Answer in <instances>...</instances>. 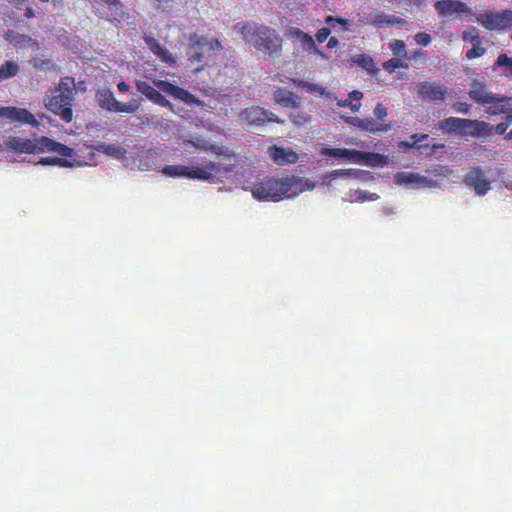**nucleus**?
Returning <instances> with one entry per match:
<instances>
[{"label": "nucleus", "mask_w": 512, "mask_h": 512, "mask_svg": "<svg viewBox=\"0 0 512 512\" xmlns=\"http://www.w3.org/2000/svg\"><path fill=\"white\" fill-rule=\"evenodd\" d=\"M20 72V65L15 61H5L0 66V83L13 78Z\"/></svg>", "instance_id": "nucleus-27"}, {"label": "nucleus", "mask_w": 512, "mask_h": 512, "mask_svg": "<svg viewBox=\"0 0 512 512\" xmlns=\"http://www.w3.org/2000/svg\"><path fill=\"white\" fill-rule=\"evenodd\" d=\"M453 108L456 112H460L462 114H468L471 111V104L465 102H457L454 103Z\"/></svg>", "instance_id": "nucleus-44"}, {"label": "nucleus", "mask_w": 512, "mask_h": 512, "mask_svg": "<svg viewBox=\"0 0 512 512\" xmlns=\"http://www.w3.org/2000/svg\"><path fill=\"white\" fill-rule=\"evenodd\" d=\"M5 148L8 151H14L22 154H37L43 152H54L61 157H71L73 155V149L67 145L56 142L47 136H41L37 141L30 139H24L19 136H8L5 141Z\"/></svg>", "instance_id": "nucleus-5"}, {"label": "nucleus", "mask_w": 512, "mask_h": 512, "mask_svg": "<svg viewBox=\"0 0 512 512\" xmlns=\"http://www.w3.org/2000/svg\"><path fill=\"white\" fill-rule=\"evenodd\" d=\"M330 33L331 30L329 27H323L321 29H318V31L315 34V40H317L318 43H323L329 38Z\"/></svg>", "instance_id": "nucleus-42"}, {"label": "nucleus", "mask_w": 512, "mask_h": 512, "mask_svg": "<svg viewBox=\"0 0 512 512\" xmlns=\"http://www.w3.org/2000/svg\"><path fill=\"white\" fill-rule=\"evenodd\" d=\"M373 113H374V119H376L382 123H385L388 113H387V109L383 105V103L376 104L375 108L373 110Z\"/></svg>", "instance_id": "nucleus-38"}, {"label": "nucleus", "mask_w": 512, "mask_h": 512, "mask_svg": "<svg viewBox=\"0 0 512 512\" xmlns=\"http://www.w3.org/2000/svg\"><path fill=\"white\" fill-rule=\"evenodd\" d=\"M0 118L10 123L29 124L32 127H39L40 122L34 117L30 110L15 106H0Z\"/></svg>", "instance_id": "nucleus-13"}, {"label": "nucleus", "mask_w": 512, "mask_h": 512, "mask_svg": "<svg viewBox=\"0 0 512 512\" xmlns=\"http://www.w3.org/2000/svg\"><path fill=\"white\" fill-rule=\"evenodd\" d=\"M429 137L428 134H412L410 136V139L412 141V143H409V142H402V145L406 146V147H409V148H413L416 144L418 143H421L425 140H427Z\"/></svg>", "instance_id": "nucleus-40"}, {"label": "nucleus", "mask_w": 512, "mask_h": 512, "mask_svg": "<svg viewBox=\"0 0 512 512\" xmlns=\"http://www.w3.org/2000/svg\"><path fill=\"white\" fill-rule=\"evenodd\" d=\"M475 22L489 31L505 30L512 26V11L506 9L501 12H485L476 16Z\"/></svg>", "instance_id": "nucleus-10"}, {"label": "nucleus", "mask_w": 512, "mask_h": 512, "mask_svg": "<svg viewBox=\"0 0 512 512\" xmlns=\"http://www.w3.org/2000/svg\"><path fill=\"white\" fill-rule=\"evenodd\" d=\"M463 41H470L472 48L466 51L465 57L468 60L483 57L486 53V48L482 45V38L479 29L473 25L467 26L466 30L462 33Z\"/></svg>", "instance_id": "nucleus-18"}, {"label": "nucleus", "mask_w": 512, "mask_h": 512, "mask_svg": "<svg viewBox=\"0 0 512 512\" xmlns=\"http://www.w3.org/2000/svg\"><path fill=\"white\" fill-rule=\"evenodd\" d=\"M422 55V52L419 50L417 52H414L413 58L419 57Z\"/></svg>", "instance_id": "nucleus-59"}, {"label": "nucleus", "mask_w": 512, "mask_h": 512, "mask_svg": "<svg viewBox=\"0 0 512 512\" xmlns=\"http://www.w3.org/2000/svg\"><path fill=\"white\" fill-rule=\"evenodd\" d=\"M431 36L427 32H418L414 34V41L422 47H427L431 43Z\"/></svg>", "instance_id": "nucleus-39"}, {"label": "nucleus", "mask_w": 512, "mask_h": 512, "mask_svg": "<svg viewBox=\"0 0 512 512\" xmlns=\"http://www.w3.org/2000/svg\"><path fill=\"white\" fill-rule=\"evenodd\" d=\"M297 125H302L307 121L306 117L295 116L293 120Z\"/></svg>", "instance_id": "nucleus-53"}, {"label": "nucleus", "mask_w": 512, "mask_h": 512, "mask_svg": "<svg viewBox=\"0 0 512 512\" xmlns=\"http://www.w3.org/2000/svg\"><path fill=\"white\" fill-rule=\"evenodd\" d=\"M117 88H118V90L120 92H124L125 93V92L129 91L130 86H129V84L127 82L121 81V82L118 83Z\"/></svg>", "instance_id": "nucleus-52"}, {"label": "nucleus", "mask_w": 512, "mask_h": 512, "mask_svg": "<svg viewBox=\"0 0 512 512\" xmlns=\"http://www.w3.org/2000/svg\"><path fill=\"white\" fill-rule=\"evenodd\" d=\"M497 67L504 68V74L507 77H512V57H509L507 54H500L493 64V69Z\"/></svg>", "instance_id": "nucleus-30"}, {"label": "nucleus", "mask_w": 512, "mask_h": 512, "mask_svg": "<svg viewBox=\"0 0 512 512\" xmlns=\"http://www.w3.org/2000/svg\"><path fill=\"white\" fill-rule=\"evenodd\" d=\"M101 150L105 152L106 154H109L114 157H119L123 154V150L119 148L116 145L110 144V145H102Z\"/></svg>", "instance_id": "nucleus-41"}, {"label": "nucleus", "mask_w": 512, "mask_h": 512, "mask_svg": "<svg viewBox=\"0 0 512 512\" xmlns=\"http://www.w3.org/2000/svg\"><path fill=\"white\" fill-rule=\"evenodd\" d=\"M509 126L510 124L507 123L506 121L500 122L499 124H497V126L492 128V131L494 130V133L497 135H506Z\"/></svg>", "instance_id": "nucleus-46"}, {"label": "nucleus", "mask_w": 512, "mask_h": 512, "mask_svg": "<svg viewBox=\"0 0 512 512\" xmlns=\"http://www.w3.org/2000/svg\"><path fill=\"white\" fill-rule=\"evenodd\" d=\"M38 164L42 166L71 167V163L65 158L44 157L40 158Z\"/></svg>", "instance_id": "nucleus-31"}, {"label": "nucleus", "mask_w": 512, "mask_h": 512, "mask_svg": "<svg viewBox=\"0 0 512 512\" xmlns=\"http://www.w3.org/2000/svg\"><path fill=\"white\" fill-rule=\"evenodd\" d=\"M155 1H156V2H158V3H163V2H165L166 0H155Z\"/></svg>", "instance_id": "nucleus-62"}, {"label": "nucleus", "mask_w": 512, "mask_h": 512, "mask_svg": "<svg viewBox=\"0 0 512 512\" xmlns=\"http://www.w3.org/2000/svg\"><path fill=\"white\" fill-rule=\"evenodd\" d=\"M417 178V175L415 174H402L401 182L403 183H413L414 180Z\"/></svg>", "instance_id": "nucleus-50"}, {"label": "nucleus", "mask_w": 512, "mask_h": 512, "mask_svg": "<svg viewBox=\"0 0 512 512\" xmlns=\"http://www.w3.org/2000/svg\"><path fill=\"white\" fill-rule=\"evenodd\" d=\"M286 35L292 41H299L300 45H302V48L306 52L314 53L317 56L324 57L323 51L317 48L313 37L304 32L302 29L295 26L289 27L287 29Z\"/></svg>", "instance_id": "nucleus-20"}, {"label": "nucleus", "mask_w": 512, "mask_h": 512, "mask_svg": "<svg viewBox=\"0 0 512 512\" xmlns=\"http://www.w3.org/2000/svg\"><path fill=\"white\" fill-rule=\"evenodd\" d=\"M95 13L113 25L125 23L129 17L125 6L120 0H98Z\"/></svg>", "instance_id": "nucleus-8"}, {"label": "nucleus", "mask_w": 512, "mask_h": 512, "mask_svg": "<svg viewBox=\"0 0 512 512\" xmlns=\"http://www.w3.org/2000/svg\"><path fill=\"white\" fill-rule=\"evenodd\" d=\"M468 121L473 122V124L463 127L460 136L476 138L491 135L493 126L490 123L470 118H468Z\"/></svg>", "instance_id": "nucleus-22"}, {"label": "nucleus", "mask_w": 512, "mask_h": 512, "mask_svg": "<svg viewBox=\"0 0 512 512\" xmlns=\"http://www.w3.org/2000/svg\"><path fill=\"white\" fill-rule=\"evenodd\" d=\"M51 64L49 59H36L33 62L34 68L42 69L44 67H48Z\"/></svg>", "instance_id": "nucleus-48"}, {"label": "nucleus", "mask_w": 512, "mask_h": 512, "mask_svg": "<svg viewBox=\"0 0 512 512\" xmlns=\"http://www.w3.org/2000/svg\"><path fill=\"white\" fill-rule=\"evenodd\" d=\"M472 124L468 118L449 117L441 120L438 127L447 135H461L462 128Z\"/></svg>", "instance_id": "nucleus-23"}, {"label": "nucleus", "mask_w": 512, "mask_h": 512, "mask_svg": "<svg viewBox=\"0 0 512 512\" xmlns=\"http://www.w3.org/2000/svg\"><path fill=\"white\" fill-rule=\"evenodd\" d=\"M338 45H339V40L337 38H335V37H331L328 40V44H326V47H328V49H334Z\"/></svg>", "instance_id": "nucleus-51"}, {"label": "nucleus", "mask_w": 512, "mask_h": 512, "mask_svg": "<svg viewBox=\"0 0 512 512\" xmlns=\"http://www.w3.org/2000/svg\"><path fill=\"white\" fill-rule=\"evenodd\" d=\"M390 49L395 56L406 57L405 43L403 40H394L390 42Z\"/></svg>", "instance_id": "nucleus-36"}, {"label": "nucleus", "mask_w": 512, "mask_h": 512, "mask_svg": "<svg viewBox=\"0 0 512 512\" xmlns=\"http://www.w3.org/2000/svg\"><path fill=\"white\" fill-rule=\"evenodd\" d=\"M190 162L193 164V163H198V158H192L190 159Z\"/></svg>", "instance_id": "nucleus-60"}, {"label": "nucleus", "mask_w": 512, "mask_h": 512, "mask_svg": "<svg viewBox=\"0 0 512 512\" xmlns=\"http://www.w3.org/2000/svg\"><path fill=\"white\" fill-rule=\"evenodd\" d=\"M139 104L134 103H120L118 100L114 102L112 107H109V111L114 112H126V113H134L138 110Z\"/></svg>", "instance_id": "nucleus-33"}, {"label": "nucleus", "mask_w": 512, "mask_h": 512, "mask_svg": "<svg viewBox=\"0 0 512 512\" xmlns=\"http://www.w3.org/2000/svg\"><path fill=\"white\" fill-rule=\"evenodd\" d=\"M432 148H434V150L443 149L444 144H434L432 145Z\"/></svg>", "instance_id": "nucleus-56"}, {"label": "nucleus", "mask_w": 512, "mask_h": 512, "mask_svg": "<svg viewBox=\"0 0 512 512\" xmlns=\"http://www.w3.org/2000/svg\"><path fill=\"white\" fill-rule=\"evenodd\" d=\"M507 188H509V186H508V185H507ZM510 188H512V184H511Z\"/></svg>", "instance_id": "nucleus-63"}, {"label": "nucleus", "mask_w": 512, "mask_h": 512, "mask_svg": "<svg viewBox=\"0 0 512 512\" xmlns=\"http://www.w3.org/2000/svg\"><path fill=\"white\" fill-rule=\"evenodd\" d=\"M322 154L337 159H350L358 163L380 159V156L377 153L341 148H324L322 150Z\"/></svg>", "instance_id": "nucleus-15"}, {"label": "nucleus", "mask_w": 512, "mask_h": 512, "mask_svg": "<svg viewBox=\"0 0 512 512\" xmlns=\"http://www.w3.org/2000/svg\"><path fill=\"white\" fill-rule=\"evenodd\" d=\"M75 94V80L72 77L61 78L56 94L49 98L46 107L65 123L73 120V105Z\"/></svg>", "instance_id": "nucleus-6"}, {"label": "nucleus", "mask_w": 512, "mask_h": 512, "mask_svg": "<svg viewBox=\"0 0 512 512\" xmlns=\"http://www.w3.org/2000/svg\"><path fill=\"white\" fill-rule=\"evenodd\" d=\"M10 3H14L16 5L23 4L24 0H8Z\"/></svg>", "instance_id": "nucleus-57"}, {"label": "nucleus", "mask_w": 512, "mask_h": 512, "mask_svg": "<svg viewBox=\"0 0 512 512\" xmlns=\"http://www.w3.org/2000/svg\"><path fill=\"white\" fill-rule=\"evenodd\" d=\"M268 155L269 158L272 159L273 163L279 166L295 164L298 161V155L296 152L289 148L279 147L277 145L269 147Z\"/></svg>", "instance_id": "nucleus-21"}, {"label": "nucleus", "mask_w": 512, "mask_h": 512, "mask_svg": "<svg viewBox=\"0 0 512 512\" xmlns=\"http://www.w3.org/2000/svg\"><path fill=\"white\" fill-rule=\"evenodd\" d=\"M194 146L197 147L198 149H200L201 151H210V152L214 153L215 155L225 156V157L232 156V152L229 151L224 146L207 144L206 142L194 143Z\"/></svg>", "instance_id": "nucleus-28"}, {"label": "nucleus", "mask_w": 512, "mask_h": 512, "mask_svg": "<svg viewBox=\"0 0 512 512\" xmlns=\"http://www.w3.org/2000/svg\"><path fill=\"white\" fill-rule=\"evenodd\" d=\"M243 40L262 54L270 58H278L282 54V38L279 33L266 24L241 22L237 25Z\"/></svg>", "instance_id": "nucleus-1"}, {"label": "nucleus", "mask_w": 512, "mask_h": 512, "mask_svg": "<svg viewBox=\"0 0 512 512\" xmlns=\"http://www.w3.org/2000/svg\"><path fill=\"white\" fill-rule=\"evenodd\" d=\"M240 119L251 125H262L269 122H277L280 120L274 113L269 110H264L260 106H252L245 108L240 113Z\"/></svg>", "instance_id": "nucleus-17"}, {"label": "nucleus", "mask_w": 512, "mask_h": 512, "mask_svg": "<svg viewBox=\"0 0 512 512\" xmlns=\"http://www.w3.org/2000/svg\"><path fill=\"white\" fill-rule=\"evenodd\" d=\"M96 100H98L99 105L109 111V107H112L114 102L117 101L116 98H114L112 92L108 88H103L98 91V94H96Z\"/></svg>", "instance_id": "nucleus-29"}, {"label": "nucleus", "mask_w": 512, "mask_h": 512, "mask_svg": "<svg viewBox=\"0 0 512 512\" xmlns=\"http://www.w3.org/2000/svg\"><path fill=\"white\" fill-rule=\"evenodd\" d=\"M417 94L422 100L432 103H443L451 92L447 86L440 81H422L417 87Z\"/></svg>", "instance_id": "nucleus-11"}, {"label": "nucleus", "mask_w": 512, "mask_h": 512, "mask_svg": "<svg viewBox=\"0 0 512 512\" xmlns=\"http://www.w3.org/2000/svg\"><path fill=\"white\" fill-rule=\"evenodd\" d=\"M346 123L349 124L351 127L357 128L361 131L377 135L391 129L390 124L382 123L373 117H348L346 118Z\"/></svg>", "instance_id": "nucleus-19"}, {"label": "nucleus", "mask_w": 512, "mask_h": 512, "mask_svg": "<svg viewBox=\"0 0 512 512\" xmlns=\"http://www.w3.org/2000/svg\"><path fill=\"white\" fill-rule=\"evenodd\" d=\"M298 182L294 176H266L254 183L251 193L260 201L278 202L298 193Z\"/></svg>", "instance_id": "nucleus-3"}, {"label": "nucleus", "mask_w": 512, "mask_h": 512, "mask_svg": "<svg viewBox=\"0 0 512 512\" xmlns=\"http://www.w3.org/2000/svg\"><path fill=\"white\" fill-rule=\"evenodd\" d=\"M324 23L331 26L332 28L334 27V25L338 24L341 26V32H344V31H348L350 30V25H351V21L346 19V18H342V17H334V16H327L325 17V20H324Z\"/></svg>", "instance_id": "nucleus-32"}, {"label": "nucleus", "mask_w": 512, "mask_h": 512, "mask_svg": "<svg viewBox=\"0 0 512 512\" xmlns=\"http://www.w3.org/2000/svg\"><path fill=\"white\" fill-rule=\"evenodd\" d=\"M338 105H339L340 107H349V108H350V110H352V111H359L360 106H361V104H360V103H354V102H353L352 100H350L349 98H348V99H346V100H340V101L338 102Z\"/></svg>", "instance_id": "nucleus-45"}, {"label": "nucleus", "mask_w": 512, "mask_h": 512, "mask_svg": "<svg viewBox=\"0 0 512 512\" xmlns=\"http://www.w3.org/2000/svg\"><path fill=\"white\" fill-rule=\"evenodd\" d=\"M363 95L359 90H354L349 93V99L352 102L360 103V100L362 99Z\"/></svg>", "instance_id": "nucleus-49"}, {"label": "nucleus", "mask_w": 512, "mask_h": 512, "mask_svg": "<svg viewBox=\"0 0 512 512\" xmlns=\"http://www.w3.org/2000/svg\"><path fill=\"white\" fill-rule=\"evenodd\" d=\"M275 101L285 107H297L299 104L298 97L294 93L282 88L276 90Z\"/></svg>", "instance_id": "nucleus-25"}, {"label": "nucleus", "mask_w": 512, "mask_h": 512, "mask_svg": "<svg viewBox=\"0 0 512 512\" xmlns=\"http://www.w3.org/2000/svg\"><path fill=\"white\" fill-rule=\"evenodd\" d=\"M435 10L439 17H451L457 15L460 19L473 17V11L465 2L457 0H440L435 3Z\"/></svg>", "instance_id": "nucleus-12"}, {"label": "nucleus", "mask_w": 512, "mask_h": 512, "mask_svg": "<svg viewBox=\"0 0 512 512\" xmlns=\"http://www.w3.org/2000/svg\"><path fill=\"white\" fill-rule=\"evenodd\" d=\"M155 86L156 88L144 80L136 81V88L138 92L154 104L162 107H171V103L160 91H163L171 97L181 100L186 104H200L199 99L192 95L187 89L176 86L167 80H157L155 82Z\"/></svg>", "instance_id": "nucleus-4"}, {"label": "nucleus", "mask_w": 512, "mask_h": 512, "mask_svg": "<svg viewBox=\"0 0 512 512\" xmlns=\"http://www.w3.org/2000/svg\"><path fill=\"white\" fill-rule=\"evenodd\" d=\"M463 183L474 190L478 196L487 194L491 189V182L486 178L483 169L475 166L464 175Z\"/></svg>", "instance_id": "nucleus-14"}, {"label": "nucleus", "mask_w": 512, "mask_h": 512, "mask_svg": "<svg viewBox=\"0 0 512 512\" xmlns=\"http://www.w3.org/2000/svg\"><path fill=\"white\" fill-rule=\"evenodd\" d=\"M396 2L406 6L420 7L424 3V0H396Z\"/></svg>", "instance_id": "nucleus-47"}, {"label": "nucleus", "mask_w": 512, "mask_h": 512, "mask_svg": "<svg viewBox=\"0 0 512 512\" xmlns=\"http://www.w3.org/2000/svg\"><path fill=\"white\" fill-rule=\"evenodd\" d=\"M506 113H507V116L505 118V121L511 125L512 124V108L507 109Z\"/></svg>", "instance_id": "nucleus-54"}, {"label": "nucleus", "mask_w": 512, "mask_h": 512, "mask_svg": "<svg viewBox=\"0 0 512 512\" xmlns=\"http://www.w3.org/2000/svg\"><path fill=\"white\" fill-rule=\"evenodd\" d=\"M25 17L26 18H32L34 17V10L32 8H28L25 10Z\"/></svg>", "instance_id": "nucleus-55"}, {"label": "nucleus", "mask_w": 512, "mask_h": 512, "mask_svg": "<svg viewBox=\"0 0 512 512\" xmlns=\"http://www.w3.org/2000/svg\"><path fill=\"white\" fill-rule=\"evenodd\" d=\"M294 84L297 87L302 88L308 92H316L320 95H323L325 92V89L322 88L321 86H318L317 84H314V83L307 82L305 80H294Z\"/></svg>", "instance_id": "nucleus-34"}, {"label": "nucleus", "mask_w": 512, "mask_h": 512, "mask_svg": "<svg viewBox=\"0 0 512 512\" xmlns=\"http://www.w3.org/2000/svg\"><path fill=\"white\" fill-rule=\"evenodd\" d=\"M359 22L361 23V25H373L377 28L393 26L401 28L406 25V21L404 18L400 16L386 14L384 12L370 13L366 15L364 18L360 19Z\"/></svg>", "instance_id": "nucleus-16"}, {"label": "nucleus", "mask_w": 512, "mask_h": 512, "mask_svg": "<svg viewBox=\"0 0 512 512\" xmlns=\"http://www.w3.org/2000/svg\"><path fill=\"white\" fill-rule=\"evenodd\" d=\"M40 3H49V0H39Z\"/></svg>", "instance_id": "nucleus-61"}, {"label": "nucleus", "mask_w": 512, "mask_h": 512, "mask_svg": "<svg viewBox=\"0 0 512 512\" xmlns=\"http://www.w3.org/2000/svg\"><path fill=\"white\" fill-rule=\"evenodd\" d=\"M511 40H512V33H511V36H510Z\"/></svg>", "instance_id": "nucleus-64"}, {"label": "nucleus", "mask_w": 512, "mask_h": 512, "mask_svg": "<svg viewBox=\"0 0 512 512\" xmlns=\"http://www.w3.org/2000/svg\"><path fill=\"white\" fill-rule=\"evenodd\" d=\"M223 49L219 39L193 33L189 36L187 61L194 73H200L217 64L218 54Z\"/></svg>", "instance_id": "nucleus-2"}, {"label": "nucleus", "mask_w": 512, "mask_h": 512, "mask_svg": "<svg viewBox=\"0 0 512 512\" xmlns=\"http://www.w3.org/2000/svg\"><path fill=\"white\" fill-rule=\"evenodd\" d=\"M468 97L476 104L512 102V97L497 96L488 90L484 79H474L471 82V88L467 92Z\"/></svg>", "instance_id": "nucleus-9"}, {"label": "nucleus", "mask_w": 512, "mask_h": 512, "mask_svg": "<svg viewBox=\"0 0 512 512\" xmlns=\"http://www.w3.org/2000/svg\"><path fill=\"white\" fill-rule=\"evenodd\" d=\"M401 67H404V64L400 58H391L383 63V68L388 73H393Z\"/></svg>", "instance_id": "nucleus-37"}, {"label": "nucleus", "mask_w": 512, "mask_h": 512, "mask_svg": "<svg viewBox=\"0 0 512 512\" xmlns=\"http://www.w3.org/2000/svg\"><path fill=\"white\" fill-rule=\"evenodd\" d=\"M352 61H354L355 65L361 67L370 75H377V73L379 72V69L375 64V61L371 56H368L366 54H359L355 56L354 60Z\"/></svg>", "instance_id": "nucleus-26"}, {"label": "nucleus", "mask_w": 512, "mask_h": 512, "mask_svg": "<svg viewBox=\"0 0 512 512\" xmlns=\"http://www.w3.org/2000/svg\"><path fill=\"white\" fill-rule=\"evenodd\" d=\"M220 166L216 162L207 161L200 166L169 165L163 167L162 173L169 177H184L197 181H212L219 172Z\"/></svg>", "instance_id": "nucleus-7"}, {"label": "nucleus", "mask_w": 512, "mask_h": 512, "mask_svg": "<svg viewBox=\"0 0 512 512\" xmlns=\"http://www.w3.org/2000/svg\"><path fill=\"white\" fill-rule=\"evenodd\" d=\"M509 103L510 102L488 103V104H490V106L487 108V110H485V112L492 116L506 113L507 109H508L507 104H509Z\"/></svg>", "instance_id": "nucleus-35"}, {"label": "nucleus", "mask_w": 512, "mask_h": 512, "mask_svg": "<svg viewBox=\"0 0 512 512\" xmlns=\"http://www.w3.org/2000/svg\"><path fill=\"white\" fill-rule=\"evenodd\" d=\"M145 43L150 51L153 52L154 55L161 58L164 63H171L173 61L171 53L161 45L158 40L152 36L145 37Z\"/></svg>", "instance_id": "nucleus-24"}, {"label": "nucleus", "mask_w": 512, "mask_h": 512, "mask_svg": "<svg viewBox=\"0 0 512 512\" xmlns=\"http://www.w3.org/2000/svg\"><path fill=\"white\" fill-rule=\"evenodd\" d=\"M355 194H356L357 200L362 201V202L367 201V200L374 201L378 197L376 194H370L369 192H367L365 190H356Z\"/></svg>", "instance_id": "nucleus-43"}, {"label": "nucleus", "mask_w": 512, "mask_h": 512, "mask_svg": "<svg viewBox=\"0 0 512 512\" xmlns=\"http://www.w3.org/2000/svg\"><path fill=\"white\" fill-rule=\"evenodd\" d=\"M505 139H506V140H508V141H509V140H512V128H511V130H510V131L505 135Z\"/></svg>", "instance_id": "nucleus-58"}]
</instances>
